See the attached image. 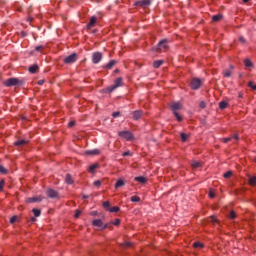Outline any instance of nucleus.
<instances>
[{
	"mask_svg": "<svg viewBox=\"0 0 256 256\" xmlns=\"http://www.w3.org/2000/svg\"><path fill=\"white\" fill-rule=\"evenodd\" d=\"M230 69H234L233 65H230Z\"/></svg>",
	"mask_w": 256,
	"mask_h": 256,
	"instance_id": "338daca9",
	"label": "nucleus"
},
{
	"mask_svg": "<svg viewBox=\"0 0 256 256\" xmlns=\"http://www.w3.org/2000/svg\"><path fill=\"white\" fill-rule=\"evenodd\" d=\"M21 37H27V32L22 31V32H21Z\"/></svg>",
	"mask_w": 256,
	"mask_h": 256,
	"instance_id": "4d7b16f0",
	"label": "nucleus"
},
{
	"mask_svg": "<svg viewBox=\"0 0 256 256\" xmlns=\"http://www.w3.org/2000/svg\"><path fill=\"white\" fill-rule=\"evenodd\" d=\"M109 213H119L121 211V208L119 206L110 207L108 210Z\"/></svg>",
	"mask_w": 256,
	"mask_h": 256,
	"instance_id": "c85d7f7f",
	"label": "nucleus"
},
{
	"mask_svg": "<svg viewBox=\"0 0 256 256\" xmlns=\"http://www.w3.org/2000/svg\"><path fill=\"white\" fill-rule=\"evenodd\" d=\"M248 87H250L252 91H256V84L253 81L248 82Z\"/></svg>",
	"mask_w": 256,
	"mask_h": 256,
	"instance_id": "58836bf2",
	"label": "nucleus"
},
{
	"mask_svg": "<svg viewBox=\"0 0 256 256\" xmlns=\"http://www.w3.org/2000/svg\"><path fill=\"white\" fill-rule=\"evenodd\" d=\"M117 65V60H110L108 64L104 66V69H113Z\"/></svg>",
	"mask_w": 256,
	"mask_h": 256,
	"instance_id": "4be33fe9",
	"label": "nucleus"
},
{
	"mask_svg": "<svg viewBox=\"0 0 256 256\" xmlns=\"http://www.w3.org/2000/svg\"><path fill=\"white\" fill-rule=\"evenodd\" d=\"M118 137L125 139V141H135V135L129 130L119 131Z\"/></svg>",
	"mask_w": 256,
	"mask_h": 256,
	"instance_id": "39448f33",
	"label": "nucleus"
},
{
	"mask_svg": "<svg viewBox=\"0 0 256 256\" xmlns=\"http://www.w3.org/2000/svg\"><path fill=\"white\" fill-rule=\"evenodd\" d=\"M28 71L30 73H37V71H39V65L37 64H34L32 66L29 67Z\"/></svg>",
	"mask_w": 256,
	"mask_h": 256,
	"instance_id": "a878e982",
	"label": "nucleus"
},
{
	"mask_svg": "<svg viewBox=\"0 0 256 256\" xmlns=\"http://www.w3.org/2000/svg\"><path fill=\"white\" fill-rule=\"evenodd\" d=\"M134 181H137L138 183H141L142 185H145L147 183V177L144 176H137L134 178Z\"/></svg>",
	"mask_w": 256,
	"mask_h": 256,
	"instance_id": "6ab92c4d",
	"label": "nucleus"
},
{
	"mask_svg": "<svg viewBox=\"0 0 256 256\" xmlns=\"http://www.w3.org/2000/svg\"><path fill=\"white\" fill-rule=\"evenodd\" d=\"M130 201H132V203H139L141 201V197L135 195V196H132L130 198Z\"/></svg>",
	"mask_w": 256,
	"mask_h": 256,
	"instance_id": "7c9ffc66",
	"label": "nucleus"
},
{
	"mask_svg": "<svg viewBox=\"0 0 256 256\" xmlns=\"http://www.w3.org/2000/svg\"><path fill=\"white\" fill-rule=\"evenodd\" d=\"M112 225H115V227H119L121 225V219L116 218L113 222H111Z\"/></svg>",
	"mask_w": 256,
	"mask_h": 256,
	"instance_id": "a19ab883",
	"label": "nucleus"
},
{
	"mask_svg": "<svg viewBox=\"0 0 256 256\" xmlns=\"http://www.w3.org/2000/svg\"><path fill=\"white\" fill-rule=\"evenodd\" d=\"M229 107V103L227 101H221L219 102V109L223 111V109H227Z\"/></svg>",
	"mask_w": 256,
	"mask_h": 256,
	"instance_id": "bb28decb",
	"label": "nucleus"
},
{
	"mask_svg": "<svg viewBox=\"0 0 256 256\" xmlns=\"http://www.w3.org/2000/svg\"><path fill=\"white\" fill-rule=\"evenodd\" d=\"M46 195H47V197H49V199H59V192H57L53 188L47 189Z\"/></svg>",
	"mask_w": 256,
	"mask_h": 256,
	"instance_id": "9d476101",
	"label": "nucleus"
},
{
	"mask_svg": "<svg viewBox=\"0 0 256 256\" xmlns=\"http://www.w3.org/2000/svg\"><path fill=\"white\" fill-rule=\"evenodd\" d=\"M90 215H91L92 217H97V216L99 215V212H97V211H92V212H90Z\"/></svg>",
	"mask_w": 256,
	"mask_h": 256,
	"instance_id": "864d4df0",
	"label": "nucleus"
},
{
	"mask_svg": "<svg viewBox=\"0 0 256 256\" xmlns=\"http://www.w3.org/2000/svg\"><path fill=\"white\" fill-rule=\"evenodd\" d=\"M238 41H239L240 43H242L243 45H245V43H247V40H246L245 37H243V36H240L239 39H238Z\"/></svg>",
	"mask_w": 256,
	"mask_h": 256,
	"instance_id": "de8ad7c7",
	"label": "nucleus"
},
{
	"mask_svg": "<svg viewBox=\"0 0 256 256\" xmlns=\"http://www.w3.org/2000/svg\"><path fill=\"white\" fill-rule=\"evenodd\" d=\"M101 59H103V53L94 52L92 54V63H94L95 65H97V63H99L101 61Z\"/></svg>",
	"mask_w": 256,
	"mask_h": 256,
	"instance_id": "9b49d317",
	"label": "nucleus"
},
{
	"mask_svg": "<svg viewBox=\"0 0 256 256\" xmlns=\"http://www.w3.org/2000/svg\"><path fill=\"white\" fill-rule=\"evenodd\" d=\"M163 63H165L164 60H155L152 64V67L154 69H159V67H161V65H163Z\"/></svg>",
	"mask_w": 256,
	"mask_h": 256,
	"instance_id": "412c9836",
	"label": "nucleus"
},
{
	"mask_svg": "<svg viewBox=\"0 0 256 256\" xmlns=\"http://www.w3.org/2000/svg\"><path fill=\"white\" fill-rule=\"evenodd\" d=\"M14 147H25V145H29V140L21 139L17 140L13 143Z\"/></svg>",
	"mask_w": 256,
	"mask_h": 256,
	"instance_id": "dca6fc26",
	"label": "nucleus"
},
{
	"mask_svg": "<svg viewBox=\"0 0 256 256\" xmlns=\"http://www.w3.org/2000/svg\"><path fill=\"white\" fill-rule=\"evenodd\" d=\"M4 87H17L23 85V80L18 78H8L3 82Z\"/></svg>",
	"mask_w": 256,
	"mask_h": 256,
	"instance_id": "7ed1b4c3",
	"label": "nucleus"
},
{
	"mask_svg": "<svg viewBox=\"0 0 256 256\" xmlns=\"http://www.w3.org/2000/svg\"><path fill=\"white\" fill-rule=\"evenodd\" d=\"M77 59H78L77 53H72L63 59V63H64V65H71V64L75 63V61H77Z\"/></svg>",
	"mask_w": 256,
	"mask_h": 256,
	"instance_id": "0eeeda50",
	"label": "nucleus"
},
{
	"mask_svg": "<svg viewBox=\"0 0 256 256\" xmlns=\"http://www.w3.org/2000/svg\"><path fill=\"white\" fill-rule=\"evenodd\" d=\"M243 3H249L250 0H242Z\"/></svg>",
	"mask_w": 256,
	"mask_h": 256,
	"instance_id": "69168bd1",
	"label": "nucleus"
},
{
	"mask_svg": "<svg viewBox=\"0 0 256 256\" xmlns=\"http://www.w3.org/2000/svg\"><path fill=\"white\" fill-rule=\"evenodd\" d=\"M0 173L2 175H7V173H9V170H7V168H5L3 165H0Z\"/></svg>",
	"mask_w": 256,
	"mask_h": 256,
	"instance_id": "f704fd0d",
	"label": "nucleus"
},
{
	"mask_svg": "<svg viewBox=\"0 0 256 256\" xmlns=\"http://www.w3.org/2000/svg\"><path fill=\"white\" fill-rule=\"evenodd\" d=\"M84 155H86L87 157H93L95 155H101V150H99V149L86 150V151H84Z\"/></svg>",
	"mask_w": 256,
	"mask_h": 256,
	"instance_id": "2eb2a0df",
	"label": "nucleus"
},
{
	"mask_svg": "<svg viewBox=\"0 0 256 256\" xmlns=\"http://www.w3.org/2000/svg\"><path fill=\"white\" fill-rule=\"evenodd\" d=\"M229 219H237V213L235 212V210H231L229 213Z\"/></svg>",
	"mask_w": 256,
	"mask_h": 256,
	"instance_id": "e433bc0d",
	"label": "nucleus"
},
{
	"mask_svg": "<svg viewBox=\"0 0 256 256\" xmlns=\"http://www.w3.org/2000/svg\"><path fill=\"white\" fill-rule=\"evenodd\" d=\"M16 221H17V216H16V215H14V216H12V217L10 218V223H11V224L15 223Z\"/></svg>",
	"mask_w": 256,
	"mask_h": 256,
	"instance_id": "3c124183",
	"label": "nucleus"
},
{
	"mask_svg": "<svg viewBox=\"0 0 256 256\" xmlns=\"http://www.w3.org/2000/svg\"><path fill=\"white\" fill-rule=\"evenodd\" d=\"M102 205H103L104 209H106V211H109V209H111V203L109 201L103 202Z\"/></svg>",
	"mask_w": 256,
	"mask_h": 256,
	"instance_id": "c9c22d12",
	"label": "nucleus"
},
{
	"mask_svg": "<svg viewBox=\"0 0 256 256\" xmlns=\"http://www.w3.org/2000/svg\"><path fill=\"white\" fill-rule=\"evenodd\" d=\"M79 215H81V210H76V213L74 215L75 219H78Z\"/></svg>",
	"mask_w": 256,
	"mask_h": 256,
	"instance_id": "5fc2aeb1",
	"label": "nucleus"
},
{
	"mask_svg": "<svg viewBox=\"0 0 256 256\" xmlns=\"http://www.w3.org/2000/svg\"><path fill=\"white\" fill-rule=\"evenodd\" d=\"M167 43H168L167 39H162L158 43L156 48H153V51H156V53H163L165 51H168L169 50V45Z\"/></svg>",
	"mask_w": 256,
	"mask_h": 256,
	"instance_id": "20e7f679",
	"label": "nucleus"
},
{
	"mask_svg": "<svg viewBox=\"0 0 256 256\" xmlns=\"http://www.w3.org/2000/svg\"><path fill=\"white\" fill-rule=\"evenodd\" d=\"M193 248L194 249H204L205 248V244L199 242V241H196L193 243Z\"/></svg>",
	"mask_w": 256,
	"mask_h": 256,
	"instance_id": "393cba45",
	"label": "nucleus"
},
{
	"mask_svg": "<svg viewBox=\"0 0 256 256\" xmlns=\"http://www.w3.org/2000/svg\"><path fill=\"white\" fill-rule=\"evenodd\" d=\"M203 86V81H201V78H193L190 82V89L192 91H197V89H201Z\"/></svg>",
	"mask_w": 256,
	"mask_h": 256,
	"instance_id": "423d86ee",
	"label": "nucleus"
},
{
	"mask_svg": "<svg viewBox=\"0 0 256 256\" xmlns=\"http://www.w3.org/2000/svg\"><path fill=\"white\" fill-rule=\"evenodd\" d=\"M254 163H256V156L254 157Z\"/></svg>",
	"mask_w": 256,
	"mask_h": 256,
	"instance_id": "774afa93",
	"label": "nucleus"
},
{
	"mask_svg": "<svg viewBox=\"0 0 256 256\" xmlns=\"http://www.w3.org/2000/svg\"><path fill=\"white\" fill-rule=\"evenodd\" d=\"M238 97H239V99H243V93L239 92Z\"/></svg>",
	"mask_w": 256,
	"mask_h": 256,
	"instance_id": "052dcab7",
	"label": "nucleus"
},
{
	"mask_svg": "<svg viewBox=\"0 0 256 256\" xmlns=\"http://www.w3.org/2000/svg\"><path fill=\"white\" fill-rule=\"evenodd\" d=\"M35 51L43 53V51H45V46L44 45L36 46Z\"/></svg>",
	"mask_w": 256,
	"mask_h": 256,
	"instance_id": "4c0bfd02",
	"label": "nucleus"
},
{
	"mask_svg": "<svg viewBox=\"0 0 256 256\" xmlns=\"http://www.w3.org/2000/svg\"><path fill=\"white\" fill-rule=\"evenodd\" d=\"M192 167H194V169H199V167H201V162L199 161L192 162Z\"/></svg>",
	"mask_w": 256,
	"mask_h": 256,
	"instance_id": "37998d69",
	"label": "nucleus"
},
{
	"mask_svg": "<svg viewBox=\"0 0 256 256\" xmlns=\"http://www.w3.org/2000/svg\"><path fill=\"white\" fill-rule=\"evenodd\" d=\"M180 139H181L182 143L187 142L188 136L185 134V132L180 133Z\"/></svg>",
	"mask_w": 256,
	"mask_h": 256,
	"instance_id": "c756f323",
	"label": "nucleus"
},
{
	"mask_svg": "<svg viewBox=\"0 0 256 256\" xmlns=\"http://www.w3.org/2000/svg\"><path fill=\"white\" fill-rule=\"evenodd\" d=\"M114 73H115V74L121 73V70H119V68H116V69L114 70Z\"/></svg>",
	"mask_w": 256,
	"mask_h": 256,
	"instance_id": "13d9d810",
	"label": "nucleus"
},
{
	"mask_svg": "<svg viewBox=\"0 0 256 256\" xmlns=\"http://www.w3.org/2000/svg\"><path fill=\"white\" fill-rule=\"evenodd\" d=\"M32 213H34V217H41V210L33 208Z\"/></svg>",
	"mask_w": 256,
	"mask_h": 256,
	"instance_id": "473e14b6",
	"label": "nucleus"
},
{
	"mask_svg": "<svg viewBox=\"0 0 256 256\" xmlns=\"http://www.w3.org/2000/svg\"><path fill=\"white\" fill-rule=\"evenodd\" d=\"M123 77H118L114 80V84L111 86H107L102 90V93H113L115 89H118V87H123Z\"/></svg>",
	"mask_w": 256,
	"mask_h": 256,
	"instance_id": "f03ea898",
	"label": "nucleus"
},
{
	"mask_svg": "<svg viewBox=\"0 0 256 256\" xmlns=\"http://www.w3.org/2000/svg\"><path fill=\"white\" fill-rule=\"evenodd\" d=\"M92 225H93V227H99V229H101L102 231H104V229L109 228V224H104L103 220H101V219H94L92 221Z\"/></svg>",
	"mask_w": 256,
	"mask_h": 256,
	"instance_id": "6e6552de",
	"label": "nucleus"
},
{
	"mask_svg": "<svg viewBox=\"0 0 256 256\" xmlns=\"http://www.w3.org/2000/svg\"><path fill=\"white\" fill-rule=\"evenodd\" d=\"M122 157H133V152L131 151H126L122 153Z\"/></svg>",
	"mask_w": 256,
	"mask_h": 256,
	"instance_id": "79ce46f5",
	"label": "nucleus"
},
{
	"mask_svg": "<svg viewBox=\"0 0 256 256\" xmlns=\"http://www.w3.org/2000/svg\"><path fill=\"white\" fill-rule=\"evenodd\" d=\"M101 184H102L101 180H96L93 183L94 187H101Z\"/></svg>",
	"mask_w": 256,
	"mask_h": 256,
	"instance_id": "8fccbe9b",
	"label": "nucleus"
},
{
	"mask_svg": "<svg viewBox=\"0 0 256 256\" xmlns=\"http://www.w3.org/2000/svg\"><path fill=\"white\" fill-rule=\"evenodd\" d=\"M232 139H234V141H239V134L235 133L230 137L221 138L220 141H221V143H229V141H231Z\"/></svg>",
	"mask_w": 256,
	"mask_h": 256,
	"instance_id": "4468645a",
	"label": "nucleus"
},
{
	"mask_svg": "<svg viewBox=\"0 0 256 256\" xmlns=\"http://www.w3.org/2000/svg\"><path fill=\"white\" fill-rule=\"evenodd\" d=\"M75 125H76V122H75V121H70V122L68 123V127H75Z\"/></svg>",
	"mask_w": 256,
	"mask_h": 256,
	"instance_id": "6e6d98bb",
	"label": "nucleus"
},
{
	"mask_svg": "<svg viewBox=\"0 0 256 256\" xmlns=\"http://www.w3.org/2000/svg\"><path fill=\"white\" fill-rule=\"evenodd\" d=\"M134 121H139L143 117V110H136L132 112Z\"/></svg>",
	"mask_w": 256,
	"mask_h": 256,
	"instance_id": "f3484780",
	"label": "nucleus"
},
{
	"mask_svg": "<svg viewBox=\"0 0 256 256\" xmlns=\"http://www.w3.org/2000/svg\"><path fill=\"white\" fill-rule=\"evenodd\" d=\"M223 19V14H217L212 16V21L214 23H219V21H221Z\"/></svg>",
	"mask_w": 256,
	"mask_h": 256,
	"instance_id": "5701e85b",
	"label": "nucleus"
},
{
	"mask_svg": "<svg viewBox=\"0 0 256 256\" xmlns=\"http://www.w3.org/2000/svg\"><path fill=\"white\" fill-rule=\"evenodd\" d=\"M126 247H131V242H126L125 244H124Z\"/></svg>",
	"mask_w": 256,
	"mask_h": 256,
	"instance_id": "680f3d73",
	"label": "nucleus"
},
{
	"mask_svg": "<svg viewBox=\"0 0 256 256\" xmlns=\"http://www.w3.org/2000/svg\"><path fill=\"white\" fill-rule=\"evenodd\" d=\"M41 201H43L42 196H34V197L26 198L25 203H27V204H29V203H41Z\"/></svg>",
	"mask_w": 256,
	"mask_h": 256,
	"instance_id": "ddd939ff",
	"label": "nucleus"
},
{
	"mask_svg": "<svg viewBox=\"0 0 256 256\" xmlns=\"http://www.w3.org/2000/svg\"><path fill=\"white\" fill-rule=\"evenodd\" d=\"M199 108L200 109H206L207 108V103L205 101H200L199 103Z\"/></svg>",
	"mask_w": 256,
	"mask_h": 256,
	"instance_id": "a18cd8bd",
	"label": "nucleus"
},
{
	"mask_svg": "<svg viewBox=\"0 0 256 256\" xmlns=\"http://www.w3.org/2000/svg\"><path fill=\"white\" fill-rule=\"evenodd\" d=\"M82 199H89V196L88 195H83Z\"/></svg>",
	"mask_w": 256,
	"mask_h": 256,
	"instance_id": "0e129e2a",
	"label": "nucleus"
},
{
	"mask_svg": "<svg viewBox=\"0 0 256 256\" xmlns=\"http://www.w3.org/2000/svg\"><path fill=\"white\" fill-rule=\"evenodd\" d=\"M248 184H249L251 187H256V176L250 177L249 180H248Z\"/></svg>",
	"mask_w": 256,
	"mask_h": 256,
	"instance_id": "cd10ccee",
	"label": "nucleus"
},
{
	"mask_svg": "<svg viewBox=\"0 0 256 256\" xmlns=\"http://www.w3.org/2000/svg\"><path fill=\"white\" fill-rule=\"evenodd\" d=\"M97 169H101V165L98 162L88 167V173H91V175H95V173H97Z\"/></svg>",
	"mask_w": 256,
	"mask_h": 256,
	"instance_id": "f8f14e48",
	"label": "nucleus"
},
{
	"mask_svg": "<svg viewBox=\"0 0 256 256\" xmlns=\"http://www.w3.org/2000/svg\"><path fill=\"white\" fill-rule=\"evenodd\" d=\"M209 198H210V199H215V192L210 191V192H209Z\"/></svg>",
	"mask_w": 256,
	"mask_h": 256,
	"instance_id": "603ef678",
	"label": "nucleus"
},
{
	"mask_svg": "<svg viewBox=\"0 0 256 256\" xmlns=\"http://www.w3.org/2000/svg\"><path fill=\"white\" fill-rule=\"evenodd\" d=\"M224 179H231L233 177V171H227L223 174Z\"/></svg>",
	"mask_w": 256,
	"mask_h": 256,
	"instance_id": "2f4dec72",
	"label": "nucleus"
},
{
	"mask_svg": "<svg viewBox=\"0 0 256 256\" xmlns=\"http://www.w3.org/2000/svg\"><path fill=\"white\" fill-rule=\"evenodd\" d=\"M151 5V0H138L134 3V7H141L142 9H146Z\"/></svg>",
	"mask_w": 256,
	"mask_h": 256,
	"instance_id": "1a4fd4ad",
	"label": "nucleus"
},
{
	"mask_svg": "<svg viewBox=\"0 0 256 256\" xmlns=\"http://www.w3.org/2000/svg\"><path fill=\"white\" fill-rule=\"evenodd\" d=\"M30 221H32V223H35V221H37V219H36L35 216H34V217H32V218L30 219Z\"/></svg>",
	"mask_w": 256,
	"mask_h": 256,
	"instance_id": "e2e57ef3",
	"label": "nucleus"
},
{
	"mask_svg": "<svg viewBox=\"0 0 256 256\" xmlns=\"http://www.w3.org/2000/svg\"><path fill=\"white\" fill-rule=\"evenodd\" d=\"M43 83H45V80H39L38 81V85H43Z\"/></svg>",
	"mask_w": 256,
	"mask_h": 256,
	"instance_id": "bf43d9fd",
	"label": "nucleus"
},
{
	"mask_svg": "<svg viewBox=\"0 0 256 256\" xmlns=\"http://www.w3.org/2000/svg\"><path fill=\"white\" fill-rule=\"evenodd\" d=\"M169 109L172 111L174 117H176V120L178 121V123H182L183 116H181V114H179V111H181V109H183V104L181 102H173L169 106Z\"/></svg>",
	"mask_w": 256,
	"mask_h": 256,
	"instance_id": "f257e3e1",
	"label": "nucleus"
},
{
	"mask_svg": "<svg viewBox=\"0 0 256 256\" xmlns=\"http://www.w3.org/2000/svg\"><path fill=\"white\" fill-rule=\"evenodd\" d=\"M5 189V179L0 180V192H3Z\"/></svg>",
	"mask_w": 256,
	"mask_h": 256,
	"instance_id": "49530a36",
	"label": "nucleus"
},
{
	"mask_svg": "<svg viewBox=\"0 0 256 256\" xmlns=\"http://www.w3.org/2000/svg\"><path fill=\"white\" fill-rule=\"evenodd\" d=\"M210 221H211V223H213V224L219 223V219H218L217 216H215V215L210 216Z\"/></svg>",
	"mask_w": 256,
	"mask_h": 256,
	"instance_id": "ea45409f",
	"label": "nucleus"
},
{
	"mask_svg": "<svg viewBox=\"0 0 256 256\" xmlns=\"http://www.w3.org/2000/svg\"><path fill=\"white\" fill-rule=\"evenodd\" d=\"M121 116V112H119V111H116V112H113L112 113V117L114 118V119H116V117H120Z\"/></svg>",
	"mask_w": 256,
	"mask_h": 256,
	"instance_id": "09e8293b",
	"label": "nucleus"
},
{
	"mask_svg": "<svg viewBox=\"0 0 256 256\" xmlns=\"http://www.w3.org/2000/svg\"><path fill=\"white\" fill-rule=\"evenodd\" d=\"M125 185V180L119 178L115 183V189H119V187H123Z\"/></svg>",
	"mask_w": 256,
	"mask_h": 256,
	"instance_id": "b1692460",
	"label": "nucleus"
},
{
	"mask_svg": "<svg viewBox=\"0 0 256 256\" xmlns=\"http://www.w3.org/2000/svg\"><path fill=\"white\" fill-rule=\"evenodd\" d=\"M65 183H67V185H73V183H75V180H73V176H71V174H66Z\"/></svg>",
	"mask_w": 256,
	"mask_h": 256,
	"instance_id": "aec40b11",
	"label": "nucleus"
},
{
	"mask_svg": "<svg viewBox=\"0 0 256 256\" xmlns=\"http://www.w3.org/2000/svg\"><path fill=\"white\" fill-rule=\"evenodd\" d=\"M97 23V17L92 16L90 18L89 23L86 25V29H91V27H95V24Z\"/></svg>",
	"mask_w": 256,
	"mask_h": 256,
	"instance_id": "a211bd4d",
	"label": "nucleus"
},
{
	"mask_svg": "<svg viewBox=\"0 0 256 256\" xmlns=\"http://www.w3.org/2000/svg\"><path fill=\"white\" fill-rule=\"evenodd\" d=\"M231 74H232L231 70H225L223 72V77L229 78L231 77Z\"/></svg>",
	"mask_w": 256,
	"mask_h": 256,
	"instance_id": "c03bdc74",
	"label": "nucleus"
},
{
	"mask_svg": "<svg viewBox=\"0 0 256 256\" xmlns=\"http://www.w3.org/2000/svg\"><path fill=\"white\" fill-rule=\"evenodd\" d=\"M244 65H245V67H252L253 62H251V59L247 58L244 60Z\"/></svg>",
	"mask_w": 256,
	"mask_h": 256,
	"instance_id": "72a5a7b5",
	"label": "nucleus"
}]
</instances>
